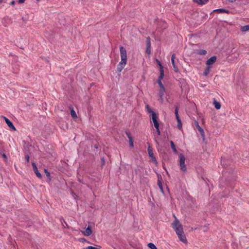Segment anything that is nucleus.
I'll use <instances>...</instances> for the list:
<instances>
[{
	"instance_id": "1",
	"label": "nucleus",
	"mask_w": 249,
	"mask_h": 249,
	"mask_svg": "<svg viewBox=\"0 0 249 249\" xmlns=\"http://www.w3.org/2000/svg\"><path fill=\"white\" fill-rule=\"evenodd\" d=\"M172 228L175 231L178 237L181 241L185 243L187 241L186 238L184 235L183 228L181 224H180L178 219L176 218L175 220L172 223Z\"/></svg>"
},
{
	"instance_id": "2",
	"label": "nucleus",
	"mask_w": 249,
	"mask_h": 249,
	"mask_svg": "<svg viewBox=\"0 0 249 249\" xmlns=\"http://www.w3.org/2000/svg\"><path fill=\"white\" fill-rule=\"evenodd\" d=\"M120 51L121 61L118 65L117 71L121 72L126 64L127 53L125 49L123 46L120 47Z\"/></svg>"
},
{
	"instance_id": "3",
	"label": "nucleus",
	"mask_w": 249,
	"mask_h": 249,
	"mask_svg": "<svg viewBox=\"0 0 249 249\" xmlns=\"http://www.w3.org/2000/svg\"><path fill=\"white\" fill-rule=\"evenodd\" d=\"M179 158L180 169L182 172H185L187 170V168L185 164V158L184 156L181 153L179 154Z\"/></svg>"
},
{
	"instance_id": "4",
	"label": "nucleus",
	"mask_w": 249,
	"mask_h": 249,
	"mask_svg": "<svg viewBox=\"0 0 249 249\" xmlns=\"http://www.w3.org/2000/svg\"><path fill=\"white\" fill-rule=\"evenodd\" d=\"M147 151L148 153V155L151 159V160L156 165L158 164V162L157 160L154 155L153 152L152 148L150 146H149L147 148Z\"/></svg>"
},
{
	"instance_id": "5",
	"label": "nucleus",
	"mask_w": 249,
	"mask_h": 249,
	"mask_svg": "<svg viewBox=\"0 0 249 249\" xmlns=\"http://www.w3.org/2000/svg\"><path fill=\"white\" fill-rule=\"evenodd\" d=\"M146 53L148 54H150L151 53V40H150V38L149 36H147L146 37Z\"/></svg>"
},
{
	"instance_id": "6",
	"label": "nucleus",
	"mask_w": 249,
	"mask_h": 249,
	"mask_svg": "<svg viewBox=\"0 0 249 249\" xmlns=\"http://www.w3.org/2000/svg\"><path fill=\"white\" fill-rule=\"evenodd\" d=\"M195 124L197 128L198 131L200 133L201 137L203 138V139H205V134L204 131L203 129L199 126V124L197 121H195Z\"/></svg>"
},
{
	"instance_id": "7",
	"label": "nucleus",
	"mask_w": 249,
	"mask_h": 249,
	"mask_svg": "<svg viewBox=\"0 0 249 249\" xmlns=\"http://www.w3.org/2000/svg\"><path fill=\"white\" fill-rule=\"evenodd\" d=\"M2 118H3V119L5 120V123L7 124V125L12 129L14 130H16V127L13 125V123L11 122V121H10L8 118L4 116H2Z\"/></svg>"
},
{
	"instance_id": "8",
	"label": "nucleus",
	"mask_w": 249,
	"mask_h": 249,
	"mask_svg": "<svg viewBox=\"0 0 249 249\" xmlns=\"http://www.w3.org/2000/svg\"><path fill=\"white\" fill-rule=\"evenodd\" d=\"M158 117L155 112L152 113V120L154 123L155 127H159V124L158 121Z\"/></svg>"
},
{
	"instance_id": "9",
	"label": "nucleus",
	"mask_w": 249,
	"mask_h": 249,
	"mask_svg": "<svg viewBox=\"0 0 249 249\" xmlns=\"http://www.w3.org/2000/svg\"><path fill=\"white\" fill-rule=\"evenodd\" d=\"M217 59V57L215 56H213L212 57H211L209 59H208L206 62V64L208 66H210V65L213 64L214 63Z\"/></svg>"
},
{
	"instance_id": "10",
	"label": "nucleus",
	"mask_w": 249,
	"mask_h": 249,
	"mask_svg": "<svg viewBox=\"0 0 249 249\" xmlns=\"http://www.w3.org/2000/svg\"><path fill=\"white\" fill-rule=\"evenodd\" d=\"M164 77V73H160L158 80V83L159 85L160 89H165L163 85L161 82V80Z\"/></svg>"
},
{
	"instance_id": "11",
	"label": "nucleus",
	"mask_w": 249,
	"mask_h": 249,
	"mask_svg": "<svg viewBox=\"0 0 249 249\" xmlns=\"http://www.w3.org/2000/svg\"><path fill=\"white\" fill-rule=\"evenodd\" d=\"M178 111V106H176L175 107V113L176 119H177V120L178 121V127H180L179 124L181 125V120H180V119H179V117Z\"/></svg>"
},
{
	"instance_id": "12",
	"label": "nucleus",
	"mask_w": 249,
	"mask_h": 249,
	"mask_svg": "<svg viewBox=\"0 0 249 249\" xmlns=\"http://www.w3.org/2000/svg\"><path fill=\"white\" fill-rule=\"evenodd\" d=\"M175 57H176V54L175 53H173L172 55V57H171V62H172V64L173 66L175 71L177 72L178 71V67L175 65Z\"/></svg>"
},
{
	"instance_id": "13",
	"label": "nucleus",
	"mask_w": 249,
	"mask_h": 249,
	"mask_svg": "<svg viewBox=\"0 0 249 249\" xmlns=\"http://www.w3.org/2000/svg\"><path fill=\"white\" fill-rule=\"evenodd\" d=\"M165 92V89H160L159 96L160 98V101L161 103L163 102V95Z\"/></svg>"
},
{
	"instance_id": "14",
	"label": "nucleus",
	"mask_w": 249,
	"mask_h": 249,
	"mask_svg": "<svg viewBox=\"0 0 249 249\" xmlns=\"http://www.w3.org/2000/svg\"><path fill=\"white\" fill-rule=\"evenodd\" d=\"M83 234L87 236H89L92 234V231L89 227H88L86 230L83 232Z\"/></svg>"
},
{
	"instance_id": "15",
	"label": "nucleus",
	"mask_w": 249,
	"mask_h": 249,
	"mask_svg": "<svg viewBox=\"0 0 249 249\" xmlns=\"http://www.w3.org/2000/svg\"><path fill=\"white\" fill-rule=\"evenodd\" d=\"M60 220L61 222L62 225L64 228H67V229L69 228V225H68L67 222L64 220V219H63V218L62 217H60Z\"/></svg>"
},
{
	"instance_id": "16",
	"label": "nucleus",
	"mask_w": 249,
	"mask_h": 249,
	"mask_svg": "<svg viewBox=\"0 0 249 249\" xmlns=\"http://www.w3.org/2000/svg\"><path fill=\"white\" fill-rule=\"evenodd\" d=\"M214 11H216L219 13H226L227 14L230 13V11L228 10H226L225 9H223V8L216 9L214 10Z\"/></svg>"
},
{
	"instance_id": "17",
	"label": "nucleus",
	"mask_w": 249,
	"mask_h": 249,
	"mask_svg": "<svg viewBox=\"0 0 249 249\" xmlns=\"http://www.w3.org/2000/svg\"><path fill=\"white\" fill-rule=\"evenodd\" d=\"M156 61L158 64V65L160 66V73H164L163 67L161 65L160 62L158 59H156Z\"/></svg>"
},
{
	"instance_id": "18",
	"label": "nucleus",
	"mask_w": 249,
	"mask_h": 249,
	"mask_svg": "<svg viewBox=\"0 0 249 249\" xmlns=\"http://www.w3.org/2000/svg\"><path fill=\"white\" fill-rule=\"evenodd\" d=\"M214 107L217 109H219L221 108V104L219 102L214 100L213 102Z\"/></svg>"
},
{
	"instance_id": "19",
	"label": "nucleus",
	"mask_w": 249,
	"mask_h": 249,
	"mask_svg": "<svg viewBox=\"0 0 249 249\" xmlns=\"http://www.w3.org/2000/svg\"><path fill=\"white\" fill-rule=\"evenodd\" d=\"M195 1L199 4L203 5L206 3L208 0H195Z\"/></svg>"
},
{
	"instance_id": "20",
	"label": "nucleus",
	"mask_w": 249,
	"mask_h": 249,
	"mask_svg": "<svg viewBox=\"0 0 249 249\" xmlns=\"http://www.w3.org/2000/svg\"><path fill=\"white\" fill-rule=\"evenodd\" d=\"M211 70V67L210 66H207V68L204 70L203 74L205 76L208 75V74L209 73Z\"/></svg>"
},
{
	"instance_id": "21",
	"label": "nucleus",
	"mask_w": 249,
	"mask_h": 249,
	"mask_svg": "<svg viewBox=\"0 0 249 249\" xmlns=\"http://www.w3.org/2000/svg\"><path fill=\"white\" fill-rule=\"evenodd\" d=\"M34 171L35 172V173L36 174V176L38 178H42L41 174L39 172V171L37 169V167L34 168Z\"/></svg>"
},
{
	"instance_id": "22",
	"label": "nucleus",
	"mask_w": 249,
	"mask_h": 249,
	"mask_svg": "<svg viewBox=\"0 0 249 249\" xmlns=\"http://www.w3.org/2000/svg\"><path fill=\"white\" fill-rule=\"evenodd\" d=\"M170 144H171V148H172L174 153L176 154L177 153V150L176 149V146H175L174 143L173 142V141H171Z\"/></svg>"
},
{
	"instance_id": "23",
	"label": "nucleus",
	"mask_w": 249,
	"mask_h": 249,
	"mask_svg": "<svg viewBox=\"0 0 249 249\" xmlns=\"http://www.w3.org/2000/svg\"><path fill=\"white\" fill-rule=\"evenodd\" d=\"M71 114L73 118L75 119L77 118L76 113L72 108L71 109Z\"/></svg>"
},
{
	"instance_id": "24",
	"label": "nucleus",
	"mask_w": 249,
	"mask_h": 249,
	"mask_svg": "<svg viewBox=\"0 0 249 249\" xmlns=\"http://www.w3.org/2000/svg\"><path fill=\"white\" fill-rule=\"evenodd\" d=\"M148 247L151 249H158L156 246L152 243H150L148 244Z\"/></svg>"
},
{
	"instance_id": "25",
	"label": "nucleus",
	"mask_w": 249,
	"mask_h": 249,
	"mask_svg": "<svg viewBox=\"0 0 249 249\" xmlns=\"http://www.w3.org/2000/svg\"><path fill=\"white\" fill-rule=\"evenodd\" d=\"M241 30L243 32L249 31V25H245L242 27Z\"/></svg>"
},
{
	"instance_id": "26",
	"label": "nucleus",
	"mask_w": 249,
	"mask_h": 249,
	"mask_svg": "<svg viewBox=\"0 0 249 249\" xmlns=\"http://www.w3.org/2000/svg\"><path fill=\"white\" fill-rule=\"evenodd\" d=\"M146 109H147V111L148 113H151V116L152 115V113L154 112L153 110H151V109L150 108V107H149V106L147 105L146 106Z\"/></svg>"
},
{
	"instance_id": "27",
	"label": "nucleus",
	"mask_w": 249,
	"mask_h": 249,
	"mask_svg": "<svg viewBox=\"0 0 249 249\" xmlns=\"http://www.w3.org/2000/svg\"><path fill=\"white\" fill-rule=\"evenodd\" d=\"M129 145L130 147H134V144H133V139H130L129 140Z\"/></svg>"
},
{
	"instance_id": "28",
	"label": "nucleus",
	"mask_w": 249,
	"mask_h": 249,
	"mask_svg": "<svg viewBox=\"0 0 249 249\" xmlns=\"http://www.w3.org/2000/svg\"><path fill=\"white\" fill-rule=\"evenodd\" d=\"M125 134L127 135V137H128L129 140L130 139H132V137L131 136V134H130V133L129 131H126L125 132Z\"/></svg>"
},
{
	"instance_id": "29",
	"label": "nucleus",
	"mask_w": 249,
	"mask_h": 249,
	"mask_svg": "<svg viewBox=\"0 0 249 249\" xmlns=\"http://www.w3.org/2000/svg\"><path fill=\"white\" fill-rule=\"evenodd\" d=\"M85 249H101L100 248H96V247H92V246H88Z\"/></svg>"
},
{
	"instance_id": "30",
	"label": "nucleus",
	"mask_w": 249,
	"mask_h": 249,
	"mask_svg": "<svg viewBox=\"0 0 249 249\" xmlns=\"http://www.w3.org/2000/svg\"><path fill=\"white\" fill-rule=\"evenodd\" d=\"M155 128L156 129V131H157L158 135L160 136V130L159 129V127H155Z\"/></svg>"
},
{
	"instance_id": "31",
	"label": "nucleus",
	"mask_w": 249,
	"mask_h": 249,
	"mask_svg": "<svg viewBox=\"0 0 249 249\" xmlns=\"http://www.w3.org/2000/svg\"><path fill=\"white\" fill-rule=\"evenodd\" d=\"M44 172L46 175V176L48 177H50V173L47 171V169H44Z\"/></svg>"
},
{
	"instance_id": "32",
	"label": "nucleus",
	"mask_w": 249,
	"mask_h": 249,
	"mask_svg": "<svg viewBox=\"0 0 249 249\" xmlns=\"http://www.w3.org/2000/svg\"><path fill=\"white\" fill-rule=\"evenodd\" d=\"M1 155H2V157L3 158L4 161H6L7 160V158L6 155L4 153L2 154Z\"/></svg>"
},
{
	"instance_id": "33",
	"label": "nucleus",
	"mask_w": 249,
	"mask_h": 249,
	"mask_svg": "<svg viewBox=\"0 0 249 249\" xmlns=\"http://www.w3.org/2000/svg\"><path fill=\"white\" fill-rule=\"evenodd\" d=\"M207 53V51L205 50H202L201 51V52L200 53V54L201 55H204Z\"/></svg>"
},
{
	"instance_id": "34",
	"label": "nucleus",
	"mask_w": 249,
	"mask_h": 249,
	"mask_svg": "<svg viewBox=\"0 0 249 249\" xmlns=\"http://www.w3.org/2000/svg\"><path fill=\"white\" fill-rule=\"evenodd\" d=\"M25 0H18V2L19 4L23 3L25 2Z\"/></svg>"
},
{
	"instance_id": "35",
	"label": "nucleus",
	"mask_w": 249,
	"mask_h": 249,
	"mask_svg": "<svg viewBox=\"0 0 249 249\" xmlns=\"http://www.w3.org/2000/svg\"><path fill=\"white\" fill-rule=\"evenodd\" d=\"M25 159H26V160L27 161V162H29V156L28 155H26L25 156Z\"/></svg>"
},
{
	"instance_id": "36",
	"label": "nucleus",
	"mask_w": 249,
	"mask_h": 249,
	"mask_svg": "<svg viewBox=\"0 0 249 249\" xmlns=\"http://www.w3.org/2000/svg\"><path fill=\"white\" fill-rule=\"evenodd\" d=\"M159 187L160 188V189L162 191V184L160 182H159Z\"/></svg>"
},
{
	"instance_id": "37",
	"label": "nucleus",
	"mask_w": 249,
	"mask_h": 249,
	"mask_svg": "<svg viewBox=\"0 0 249 249\" xmlns=\"http://www.w3.org/2000/svg\"><path fill=\"white\" fill-rule=\"evenodd\" d=\"M230 3H234L235 2L236 0H227Z\"/></svg>"
},
{
	"instance_id": "38",
	"label": "nucleus",
	"mask_w": 249,
	"mask_h": 249,
	"mask_svg": "<svg viewBox=\"0 0 249 249\" xmlns=\"http://www.w3.org/2000/svg\"><path fill=\"white\" fill-rule=\"evenodd\" d=\"M32 166H33V170H34V168L37 167L36 164L34 162H33L32 163Z\"/></svg>"
},
{
	"instance_id": "39",
	"label": "nucleus",
	"mask_w": 249,
	"mask_h": 249,
	"mask_svg": "<svg viewBox=\"0 0 249 249\" xmlns=\"http://www.w3.org/2000/svg\"><path fill=\"white\" fill-rule=\"evenodd\" d=\"M204 228H205V229L204 230V231H207V230H208V226L207 225H205L204 226Z\"/></svg>"
},
{
	"instance_id": "40",
	"label": "nucleus",
	"mask_w": 249,
	"mask_h": 249,
	"mask_svg": "<svg viewBox=\"0 0 249 249\" xmlns=\"http://www.w3.org/2000/svg\"><path fill=\"white\" fill-rule=\"evenodd\" d=\"M10 4L12 5H15V0H12L11 2H10Z\"/></svg>"
},
{
	"instance_id": "41",
	"label": "nucleus",
	"mask_w": 249,
	"mask_h": 249,
	"mask_svg": "<svg viewBox=\"0 0 249 249\" xmlns=\"http://www.w3.org/2000/svg\"><path fill=\"white\" fill-rule=\"evenodd\" d=\"M102 160L103 163H104V159H102Z\"/></svg>"
},
{
	"instance_id": "42",
	"label": "nucleus",
	"mask_w": 249,
	"mask_h": 249,
	"mask_svg": "<svg viewBox=\"0 0 249 249\" xmlns=\"http://www.w3.org/2000/svg\"><path fill=\"white\" fill-rule=\"evenodd\" d=\"M37 2H39L40 0H36Z\"/></svg>"
},
{
	"instance_id": "43",
	"label": "nucleus",
	"mask_w": 249,
	"mask_h": 249,
	"mask_svg": "<svg viewBox=\"0 0 249 249\" xmlns=\"http://www.w3.org/2000/svg\"><path fill=\"white\" fill-rule=\"evenodd\" d=\"M2 1V0H0V3Z\"/></svg>"
}]
</instances>
